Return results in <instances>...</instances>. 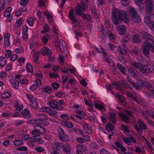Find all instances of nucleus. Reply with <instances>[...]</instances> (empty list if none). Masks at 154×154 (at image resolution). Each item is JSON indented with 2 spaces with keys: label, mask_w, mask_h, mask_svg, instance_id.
Returning a JSON list of instances; mask_svg holds the SVG:
<instances>
[{
  "label": "nucleus",
  "mask_w": 154,
  "mask_h": 154,
  "mask_svg": "<svg viewBox=\"0 0 154 154\" xmlns=\"http://www.w3.org/2000/svg\"><path fill=\"white\" fill-rule=\"evenodd\" d=\"M112 19L115 25H117L119 21H124L125 22H128L129 20L127 19L126 14L122 11L118 9L114 10L112 12Z\"/></svg>",
  "instance_id": "nucleus-1"
},
{
  "label": "nucleus",
  "mask_w": 154,
  "mask_h": 154,
  "mask_svg": "<svg viewBox=\"0 0 154 154\" xmlns=\"http://www.w3.org/2000/svg\"><path fill=\"white\" fill-rule=\"evenodd\" d=\"M136 5L138 6H140L141 4H145V9L146 14L150 15L153 12V5L151 0H134Z\"/></svg>",
  "instance_id": "nucleus-2"
},
{
  "label": "nucleus",
  "mask_w": 154,
  "mask_h": 154,
  "mask_svg": "<svg viewBox=\"0 0 154 154\" xmlns=\"http://www.w3.org/2000/svg\"><path fill=\"white\" fill-rule=\"evenodd\" d=\"M88 0H82L80 3L76 6V13L81 15L87 9Z\"/></svg>",
  "instance_id": "nucleus-3"
},
{
  "label": "nucleus",
  "mask_w": 154,
  "mask_h": 154,
  "mask_svg": "<svg viewBox=\"0 0 154 154\" xmlns=\"http://www.w3.org/2000/svg\"><path fill=\"white\" fill-rule=\"evenodd\" d=\"M146 14L147 16L145 17L144 22L147 24L150 29L151 30L154 29V23L152 18L150 17V16L152 15V12L150 15Z\"/></svg>",
  "instance_id": "nucleus-4"
},
{
  "label": "nucleus",
  "mask_w": 154,
  "mask_h": 154,
  "mask_svg": "<svg viewBox=\"0 0 154 154\" xmlns=\"http://www.w3.org/2000/svg\"><path fill=\"white\" fill-rule=\"evenodd\" d=\"M69 15L70 18L72 20V23L73 24L76 23V25L74 26L75 27L76 26H80V23L77 22L76 15L73 12L72 10H70L69 11Z\"/></svg>",
  "instance_id": "nucleus-5"
},
{
  "label": "nucleus",
  "mask_w": 154,
  "mask_h": 154,
  "mask_svg": "<svg viewBox=\"0 0 154 154\" xmlns=\"http://www.w3.org/2000/svg\"><path fill=\"white\" fill-rule=\"evenodd\" d=\"M58 131L60 137V139L63 142L68 141V137L67 135L65 134L64 131L61 128H59L58 129Z\"/></svg>",
  "instance_id": "nucleus-6"
},
{
  "label": "nucleus",
  "mask_w": 154,
  "mask_h": 154,
  "mask_svg": "<svg viewBox=\"0 0 154 154\" xmlns=\"http://www.w3.org/2000/svg\"><path fill=\"white\" fill-rule=\"evenodd\" d=\"M26 95L30 100L31 103L30 106L31 108L33 109H36L37 108L38 103L35 98L34 97V96H32V97H30L29 94H26Z\"/></svg>",
  "instance_id": "nucleus-7"
},
{
  "label": "nucleus",
  "mask_w": 154,
  "mask_h": 154,
  "mask_svg": "<svg viewBox=\"0 0 154 154\" xmlns=\"http://www.w3.org/2000/svg\"><path fill=\"white\" fill-rule=\"evenodd\" d=\"M36 127L35 125L34 126V130L32 131L31 133L32 135H34V136H32L31 138V140L32 141H35L37 140V137H38V138H40L41 137V136L39 134V133L38 131H37V130L36 129Z\"/></svg>",
  "instance_id": "nucleus-8"
},
{
  "label": "nucleus",
  "mask_w": 154,
  "mask_h": 154,
  "mask_svg": "<svg viewBox=\"0 0 154 154\" xmlns=\"http://www.w3.org/2000/svg\"><path fill=\"white\" fill-rule=\"evenodd\" d=\"M128 74L131 76L136 77L138 75V72L136 69L133 67H130L128 69Z\"/></svg>",
  "instance_id": "nucleus-9"
},
{
  "label": "nucleus",
  "mask_w": 154,
  "mask_h": 154,
  "mask_svg": "<svg viewBox=\"0 0 154 154\" xmlns=\"http://www.w3.org/2000/svg\"><path fill=\"white\" fill-rule=\"evenodd\" d=\"M139 70L141 72L147 74L151 72L150 68L147 65H141Z\"/></svg>",
  "instance_id": "nucleus-10"
},
{
  "label": "nucleus",
  "mask_w": 154,
  "mask_h": 154,
  "mask_svg": "<svg viewBox=\"0 0 154 154\" xmlns=\"http://www.w3.org/2000/svg\"><path fill=\"white\" fill-rule=\"evenodd\" d=\"M56 42L57 43L56 44V46L57 48H58L59 49L61 52L64 51L63 50L64 49L63 44L65 43V42L63 40L61 39L60 40L59 42L58 40L56 41Z\"/></svg>",
  "instance_id": "nucleus-11"
},
{
  "label": "nucleus",
  "mask_w": 154,
  "mask_h": 154,
  "mask_svg": "<svg viewBox=\"0 0 154 154\" xmlns=\"http://www.w3.org/2000/svg\"><path fill=\"white\" fill-rule=\"evenodd\" d=\"M143 37L146 39L148 40L149 41L146 40V41L149 42V43L151 42L152 41H154L152 35L147 32H145L143 34Z\"/></svg>",
  "instance_id": "nucleus-12"
},
{
  "label": "nucleus",
  "mask_w": 154,
  "mask_h": 154,
  "mask_svg": "<svg viewBox=\"0 0 154 154\" xmlns=\"http://www.w3.org/2000/svg\"><path fill=\"white\" fill-rule=\"evenodd\" d=\"M116 28L120 35H123L126 34L125 27L124 25L118 26Z\"/></svg>",
  "instance_id": "nucleus-13"
},
{
  "label": "nucleus",
  "mask_w": 154,
  "mask_h": 154,
  "mask_svg": "<svg viewBox=\"0 0 154 154\" xmlns=\"http://www.w3.org/2000/svg\"><path fill=\"white\" fill-rule=\"evenodd\" d=\"M143 85V82L140 81L137 82H133L132 85L136 89H141Z\"/></svg>",
  "instance_id": "nucleus-14"
},
{
  "label": "nucleus",
  "mask_w": 154,
  "mask_h": 154,
  "mask_svg": "<svg viewBox=\"0 0 154 154\" xmlns=\"http://www.w3.org/2000/svg\"><path fill=\"white\" fill-rule=\"evenodd\" d=\"M102 53L103 54V56L104 57L103 59L105 62L109 65L111 63L112 60L110 58V57L106 54L105 51H102Z\"/></svg>",
  "instance_id": "nucleus-15"
},
{
  "label": "nucleus",
  "mask_w": 154,
  "mask_h": 154,
  "mask_svg": "<svg viewBox=\"0 0 154 154\" xmlns=\"http://www.w3.org/2000/svg\"><path fill=\"white\" fill-rule=\"evenodd\" d=\"M146 43H147L146 41H145L143 44V53L147 57H149V48L146 47Z\"/></svg>",
  "instance_id": "nucleus-16"
},
{
  "label": "nucleus",
  "mask_w": 154,
  "mask_h": 154,
  "mask_svg": "<svg viewBox=\"0 0 154 154\" xmlns=\"http://www.w3.org/2000/svg\"><path fill=\"white\" fill-rule=\"evenodd\" d=\"M37 130L39 134H45L46 132V129L43 127L41 126L38 125H35Z\"/></svg>",
  "instance_id": "nucleus-17"
},
{
  "label": "nucleus",
  "mask_w": 154,
  "mask_h": 154,
  "mask_svg": "<svg viewBox=\"0 0 154 154\" xmlns=\"http://www.w3.org/2000/svg\"><path fill=\"white\" fill-rule=\"evenodd\" d=\"M54 147L57 150H60L64 147V144L61 142H55L54 143Z\"/></svg>",
  "instance_id": "nucleus-18"
},
{
  "label": "nucleus",
  "mask_w": 154,
  "mask_h": 154,
  "mask_svg": "<svg viewBox=\"0 0 154 154\" xmlns=\"http://www.w3.org/2000/svg\"><path fill=\"white\" fill-rule=\"evenodd\" d=\"M147 43H146V47H148L150 50L154 53V41H152L149 43V42L146 41Z\"/></svg>",
  "instance_id": "nucleus-19"
},
{
  "label": "nucleus",
  "mask_w": 154,
  "mask_h": 154,
  "mask_svg": "<svg viewBox=\"0 0 154 154\" xmlns=\"http://www.w3.org/2000/svg\"><path fill=\"white\" fill-rule=\"evenodd\" d=\"M61 124L63 126L70 128L73 126V125L72 122L67 121H62L61 122Z\"/></svg>",
  "instance_id": "nucleus-20"
},
{
  "label": "nucleus",
  "mask_w": 154,
  "mask_h": 154,
  "mask_svg": "<svg viewBox=\"0 0 154 154\" xmlns=\"http://www.w3.org/2000/svg\"><path fill=\"white\" fill-rule=\"evenodd\" d=\"M41 52L44 55H47L48 57H51L52 55L51 52L46 48H44L41 50Z\"/></svg>",
  "instance_id": "nucleus-21"
},
{
  "label": "nucleus",
  "mask_w": 154,
  "mask_h": 154,
  "mask_svg": "<svg viewBox=\"0 0 154 154\" xmlns=\"http://www.w3.org/2000/svg\"><path fill=\"white\" fill-rule=\"evenodd\" d=\"M13 86L16 89H18L19 85V81L15 78H12L11 80Z\"/></svg>",
  "instance_id": "nucleus-22"
},
{
  "label": "nucleus",
  "mask_w": 154,
  "mask_h": 154,
  "mask_svg": "<svg viewBox=\"0 0 154 154\" xmlns=\"http://www.w3.org/2000/svg\"><path fill=\"white\" fill-rule=\"evenodd\" d=\"M22 114L25 118H28L31 117L29 110L27 109L23 110L22 112Z\"/></svg>",
  "instance_id": "nucleus-23"
},
{
  "label": "nucleus",
  "mask_w": 154,
  "mask_h": 154,
  "mask_svg": "<svg viewBox=\"0 0 154 154\" xmlns=\"http://www.w3.org/2000/svg\"><path fill=\"white\" fill-rule=\"evenodd\" d=\"M10 35L9 33L5 34L4 35V41L5 45L8 46L10 45Z\"/></svg>",
  "instance_id": "nucleus-24"
},
{
  "label": "nucleus",
  "mask_w": 154,
  "mask_h": 154,
  "mask_svg": "<svg viewBox=\"0 0 154 154\" xmlns=\"http://www.w3.org/2000/svg\"><path fill=\"white\" fill-rule=\"evenodd\" d=\"M117 66L120 71L123 74L126 75V71L125 68L120 63H118L117 64Z\"/></svg>",
  "instance_id": "nucleus-25"
},
{
  "label": "nucleus",
  "mask_w": 154,
  "mask_h": 154,
  "mask_svg": "<svg viewBox=\"0 0 154 154\" xmlns=\"http://www.w3.org/2000/svg\"><path fill=\"white\" fill-rule=\"evenodd\" d=\"M119 99V101L122 103V104L124 105H125L126 103L125 101V99L124 97L119 94H118L117 97H116Z\"/></svg>",
  "instance_id": "nucleus-26"
},
{
  "label": "nucleus",
  "mask_w": 154,
  "mask_h": 154,
  "mask_svg": "<svg viewBox=\"0 0 154 154\" xmlns=\"http://www.w3.org/2000/svg\"><path fill=\"white\" fill-rule=\"evenodd\" d=\"M83 128L85 130L89 133H91L92 132V129L91 127L89 126L88 124L84 122L83 124Z\"/></svg>",
  "instance_id": "nucleus-27"
},
{
  "label": "nucleus",
  "mask_w": 154,
  "mask_h": 154,
  "mask_svg": "<svg viewBox=\"0 0 154 154\" xmlns=\"http://www.w3.org/2000/svg\"><path fill=\"white\" fill-rule=\"evenodd\" d=\"M80 15L83 19L86 20L87 21H91L92 19V17L90 15L86 14H82Z\"/></svg>",
  "instance_id": "nucleus-28"
},
{
  "label": "nucleus",
  "mask_w": 154,
  "mask_h": 154,
  "mask_svg": "<svg viewBox=\"0 0 154 154\" xmlns=\"http://www.w3.org/2000/svg\"><path fill=\"white\" fill-rule=\"evenodd\" d=\"M113 125L110 123H108L106 125L105 129L109 132H110L114 129Z\"/></svg>",
  "instance_id": "nucleus-29"
},
{
  "label": "nucleus",
  "mask_w": 154,
  "mask_h": 154,
  "mask_svg": "<svg viewBox=\"0 0 154 154\" xmlns=\"http://www.w3.org/2000/svg\"><path fill=\"white\" fill-rule=\"evenodd\" d=\"M70 146L68 144L67 145L64 146L62 149L64 152L66 153V154L67 153H69L70 152Z\"/></svg>",
  "instance_id": "nucleus-30"
},
{
  "label": "nucleus",
  "mask_w": 154,
  "mask_h": 154,
  "mask_svg": "<svg viewBox=\"0 0 154 154\" xmlns=\"http://www.w3.org/2000/svg\"><path fill=\"white\" fill-rule=\"evenodd\" d=\"M43 93H50L52 92V89L50 86H46L45 88H42Z\"/></svg>",
  "instance_id": "nucleus-31"
},
{
  "label": "nucleus",
  "mask_w": 154,
  "mask_h": 154,
  "mask_svg": "<svg viewBox=\"0 0 154 154\" xmlns=\"http://www.w3.org/2000/svg\"><path fill=\"white\" fill-rule=\"evenodd\" d=\"M133 41L136 43H139L141 41V39L139 35L136 34L133 35Z\"/></svg>",
  "instance_id": "nucleus-32"
},
{
  "label": "nucleus",
  "mask_w": 154,
  "mask_h": 154,
  "mask_svg": "<svg viewBox=\"0 0 154 154\" xmlns=\"http://www.w3.org/2000/svg\"><path fill=\"white\" fill-rule=\"evenodd\" d=\"M6 59L3 57H0V67H3L6 64Z\"/></svg>",
  "instance_id": "nucleus-33"
},
{
  "label": "nucleus",
  "mask_w": 154,
  "mask_h": 154,
  "mask_svg": "<svg viewBox=\"0 0 154 154\" xmlns=\"http://www.w3.org/2000/svg\"><path fill=\"white\" fill-rule=\"evenodd\" d=\"M49 104L51 107L55 109L57 106L58 102L56 100H53L50 101Z\"/></svg>",
  "instance_id": "nucleus-34"
},
{
  "label": "nucleus",
  "mask_w": 154,
  "mask_h": 154,
  "mask_svg": "<svg viewBox=\"0 0 154 154\" xmlns=\"http://www.w3.org/2000/svg\"><path fill=\"white\" fill-rule=\"evenodd\" d=\"M132 20L133 22L135 23H139L141 22V20L139 16H135L132 18Z\"/></svg>",
  "instance_id": "nucleus-35"
},
{
  "label": "nucleus",
  "mask_w": 154,
  "mask_h": 154,
  "mask_svg": "<svg viewBox=\"0 0 154 154\" xmlns=\"http://www.w3.org/2000/svg\"><path fill=\"white\" fill-rule=\"evenodd\" d=\"M94 105L95 108H99L102 111H105L104 107L101 104H100L97 102L94 103Z\"/></svg>",
  "instance_id": "nucleus-36"
},
{
  "label": "nucleus",
  "mask_w": 154,
  "mask_h": 154,
  "mask_svg": "<svg viewBox=\"0 0 154 154\" xmlns=\"http://www.w3.org/2000/svg\"><path fill=\"white\" fill-rule=\"evenodd\" d=\"M116 116V114L115 113H110L109 115L110 120L113 124H115L117 122L116 120L115 119Z\"/></svg>",
  "instance_id": "nucleus-37"
},
{
  "label": "nucleus",
  "mask_w": 154,
  "mask_h": 154,
  "mask_svg": "<svg viewBox=\"0 0 154 154\" xmlns=\"http://www.w3.org/2000/svg\"><path fill=\"white\" fill-rule=\"evenodd\" d=\"M120 116L121 117L124 121L127 124L129 122V118L126 115H124L123 113H121L120 114Z\"/></svg>",
  "instance_id": "nucleus-38"
},
{
  "label": "nucleus",
  "mask_w": 154,
  "mask_h": 154,
  "mask_svg": "<svg viewBox=\"0 0 154 154\" xmlns=\"http://www.w3.org/2000/svg\"><path fill=\"white\" fill-rule=\"evenodd\" d=\"M131 65L134 68L139 69L142 64L138 62H132L131 63Z\"/></svg>",
  "instance_id": "nucleus-39"
},
{
  "label": "nucleus",
  "mask_w": 154,
  "mask_h": 154,
  "mask_svg": "<svg viewBox=\"0 0 154 154\" xmlns=\"http://www.w3.org/2000/svg\"><path fill=\"white\" fill-rule=\"evenodd\" d=\"M39 57V54L37 53H35L33 56V60L37 63L38 64L39 61L38 60V58Z\"/></svg>",
  "instance_id": "nucleus-40"
},
{
  "label": "nucleus",
  "mask_w": 154,
  "mask_h": 154,
  "mask_svg": "<svg viewBox=\"0 0 154 154\" xmlns=\"http://www.w3.org/2000/svg\"><path fill=\"white\" fill-rule=\"evenodd\" d=\"M130 14L131 15L132 18L135 16H137V14L136 10L134 8H131L130 10Z\"/></svg>",
  "instance_id": "nucleus-41"
},
{
  "label": "nucleus",
  "mask_w": 154,
  "mask_h": 154,
  "mask_svg": "<svg viewBox=\"0 0 154 154\" xmlns=\"http://www.w3.org/2000/svg\"><path fill=\"white\" fill-rule=\"evenodd\" d=\"M146 88L150 92L153 89L152 85L149 82H146L144 84Z\"/></svg>",
  "instance_id": "nucleus-42"
},
{
  "label": "nucleus",
  "mask_w": 154,
  "mask_h": 154,
  "mask_svg": "<svg viewBox=\"0 0 154 154\" xmlns=\"http://www.w3.org/2000/svg\"><path fill=\"white\" fill-rule=\"evenodd\" d=\"M23 141L19 140H16L14 141V144L16 146H19L23 144Z\"/></svg>",
  "instance_id": "nucleus-43"
},
{
  "label": "nucleus",
  "mask_w": 154,
  "mask_h": 154,
  "mask_svg": "<svg viewBox=\"0 0 154 154\" xmlns=\"http://www.w3.org/2000/svg\"><path fill=\"white\" fill-rule=\"evenodd\" d=\"M122 139L124 142L128 144V145H131V142L129 139L126 137H122Z\"/></svg>",
  "instance_id": "nucleus-44"
},
{
  "label": "nucleus",
  "mask_w": 154,
  "mask_h": 154,
  "mask_svg": "<svg viewBox=\"0 0 154 154\" xmlns=\"http://www.w3.org/2000/svg\"><path fill=\"white\" fill-rule=\"evenodd\" d=\"M17 150L19 151H25L26 154L28 153V151L26 147L25 146H21L18 147L17 149Z\"/></svg>",
  "instance_id": "nucleus-45"
},
{
  "label": "nucleus",
  "mask_w": 154,
  "mask_h": 154,
  "mask_svg": "<svg viewBox=\"0 0 154 154\" xmlns=\"http://www.w3.org/2000/svg\"><path fill=\"white\" fill-rule=\"evenodd\" d=\"M5 0H1L0 1V12L3 10L5 7Z\"/></svg>",
  "instance_id": "nucleus-46"
},
{
  "label": "nucleus",
  "mask_w": 154,
  "mask_h": 154,
  "mask_svg": "<svg viewBox=\"0 0 154 154\" xmlns=\"http://www.w3.org/2000/svg\"><path fill=\"white\" fill-rule=\"evenodd\" d=\"M121 127L122 129V131H126L127 133H128L130 132V129L128 128V127L127 126L125 125L124 124H122L121 125Z\"/></svg>",
  "instance_id": "nucleus-47"
},
{
  "label": "nucleus",
  "mask_w": 154,
  "mask_h": 154,
  "mask_svg": "<svg viewBox=\"0 0 154 154\" xmlns=\"http://www.w3.org/2000/svg\"><path fill=\"white\" fill-rule=\"evenodd\" d=\"M11 95L8 92H5V93L1 94V96L3 99H7L11 97Z\"/></svg>",
  "instance_id": "nucleus-48"
},
{
  "label": "nucleus",
  "mask_w": 154,
  "mask_h": 154,
  "mask_svg": "<svg viewBox=\"0 0 154 154\" xmlns=\"http://www.w3.org/2000/svg\"><path fill=\"white\" fill-rule=\"evenodd\" d=\"M139 125L142 129H145L146 128V126L141 121H138Z\"/></svg>",
  "instance_id": "nucleus-49"
},
{
  "label": "nucleus",
  "mask_w": 154,
  "mask_h": 154,
  "mask_svg": "<svg viewBox=\"0 0 154 154\" xmlns=\"http://www.w3.org/2000/svg\"><path fill=\"white\" fill-rule=\"evenodd\" d=\"M44 30L41 31L42 33H44L48 32L50 30V28L46 24H45L44 26Z\"/></svg>",
  "instance_id": "nucleus-50"
},
{
  "label": "nucleus",
  "mask_w": 154,
  "mask_h": 154,
  "mask_svg": "<svg viewBox=\"0 0 154 154\" xmlns=\"http://www.w3.org/2000/svg\"><path fill=\"white\" fill-rule=\"evenodd\" d=\"M60 85L59 84H58L56 82H54L51 84V86L53 88V89L56 90L57 88L60 86Z\"/></svg>",
  "instance_id": "nucleus-51"
},
{
  "label": "nucleus",
  "mask_w": 154,
  "mask_h": 154,
  "mask_svg": "<svg viewBox=\"0 0 154 154\" xmlns=\"http://www.w3.org/2000/svg\"><path fill=\"white\" fill-rule=\"evenodd\" d=\"M37 115L41 119H47L48 118L46 115L42 113L38 114Z\"/></svg>",
  "instance_id": "nucleus-52"
},
{
  "label": "nucleus",
  "mask_w": 154,
  "mask_h": 154,
  "mask_svg": "<svg viewBox=\"0 0 154 154\" xmlns=\"http://www.w3.org/2000/svg\"><path fill=\"white\" fill-rule=\"evenodd\" d=\"M91 10L93 16L96 18H98L99 16L96 10L94 9H92V8Z\"/></svg>",
  "instance_id": "nucleus-53"
},
{
  "label": "nucleus",
  "mask_w": 154,
  "mask_h": 154,
  "mask_svg": "<svg viewBox=\"0 0 154 154\" xmlns=\"http://www.w3.org/2000/svg\"><path fill=\"white\" fill-rule=\"evenodd\" d=\"M26 68L27 71L29 72H32V66L30 64H27L26 66Z\"/></svg>",
  "instance_id": "nucleus-54"
},
{
  "label": "nucleus",
  "mask_w": 154,
  "mask_h": 154,
  "mask_svg": "<svg viewBox=\"0 0 154 154\" xmlns=\"http://www.w3.org/2000/svg\"><path fill=\"white\" fill-rule=\"evenodd\" d=\"M84 101L86 105L89 106L90 107H93V103L91 102H88L86 99H85Z\"/></svg>",
  "instance_id": "nucleus-55"
},
{
  "label": "nucleus",
  "mask_w": 154,
  "mask_h": 154,
  "mask_svg": "<svg viewBox=\"0 0 154 154\" xmlns=\"http://www.w3.org/2000/svg\"><path fill=\"white\" fill-rule=\"evenodd\" d=\"M22 18H20L17 21L16 23V25H17V28H19L22 22Z\"/></svg>",
  "instance_id": "nucleus-56"
},
{
  "label": "nucleus",
  "mask_w": 154,
  "mask_h": 154,
  "mask_svg": "<svg viewBox=\"0 0 154 154\" xmlns=\"http://www.w3.org/2000/svg\"><path fill=\"white\" fill-rule=\"evenodd\" d=\"M22 38L24 41H26L28 39V35L27 32H23Z\"/></svg>",
  "instance_id": "nucleus-57"
},
{
  "label": "nucleus",
  "mask_w": 154,
  "mask_h": 154,
  "mask_svg": "<svg viewBox=\"0 0 154 154\" xmlns=\"http://www.w3.org/2000/svg\"><path fill=\"white\" fill-rule=\"evenodd\" d=\"M120 52L121 54L122 55H125L127 53V51L125 49H124L123 48H122L121 47H120Z\"/></svg>",
  "instance_id": "nucleus-58"
},
{
  "label": "nucleus",
  "mask_w": 154,
  "mask_h": 154,
  "mask_svg": "<svg viewBox=\"0 0 154 154\" xmlns=\"http://www.w3.org/2000/svg\"><path fill=\"white\" fill-rule=\"evenodd\" d=\"M101 33L103 35L102 36L103 37V38H105V30L104 27L103 25L101 26V31H100Z\"/></svg>",
  "instance_id": "nucleus-59"
},
{
  "label": "nucleus",
  "mask_w": 154,
  "mask_h": 154,
  "mask_svg": "<svg viewBox=\"0 0 154 154\" xmlns=\"http://www.w3.org/2000/svg\"><path fill=\"white\" fill-rule=\"evenodd\" d=\"M35 83V84L37 85L39 87L41 85L42 82L41 80L36 79Z\"/></svg>",
  "instance_id": "nucleus-60"
},
{
  "label": "nucleus",
  "mask_w": 154,
  "mask_h": 154,
  "mask_svg": "<svg viewBox=\"0 0 154 154\" xmlns=\"http://www.w3.org/2000/svg\"><path fill=\"white\" fill-rule=\"evenodd\" d=\"M131 39V36L130 35H127L124 37V42L125 41L126 42H128Z\"/></svg>",
  "instance_id": "nucleus-61"
},
{
  "label": "nucleus",
  "mask_w": 154,
  "mask_h": 154,
  "mask_svg": "<svg viewBox=\"0 0 154 154\" xmlns=\"http://www.w3.org/2000/svg\"><path fill=\"white\" fill-rule=\"evenodd\" d=\"M34 20L33 19H29L27 20V22L28 24L31 26H32L34 23Z\"/></svg>",
  "instance_id": "nucleus-62"
},
{
  "label": "nucleus",
  "mask_w": 154,
  "mask_h": 154,
  "mask_svg": "<svg viewBox=\"0 0 154 154\" xmlns=\"http://www.w3.org/2000/svg\"><path fill=\"white\" fill-rule=\"evenodd\" d=\"M76 140L80 143H82L85 141V139L82 137H78L76 139Z\"/></svg>",
  "instance_id": "nucleus-63"
},
{
  "label": "nucleus",
  "mask_w": 154,
  "mask_h": 154,
  "mask_svg": "<svg viewBox=\"0 0 154 154\" xmlns=\"http://www.w3.org/2000/svg\"><path fill=\"white\" fill-rule=\"evenodd\" d=\"M100 154H109V152L106 149H102L100 150Z\"/></svg>",
  "instance_id": "nucleus-64"
}]
</instances>
